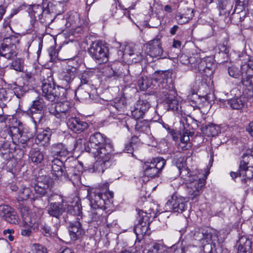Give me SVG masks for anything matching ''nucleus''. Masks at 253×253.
<instances>
[{
    "mask_svg": "<svg viewBox=\"0 0 253 253\" xmlns=\"http://www.w3.org/2000/svg\"><path fill=\"white\" fill-rule=\"evenodd\" d=\"M153 79L159 83L158 95L165 101V107L168 110L178 111L179 103L175 96L172 73L168 71L155 72Z\"/></svg>",
    "mask_w": 253,
    "mask_h": 253,
    "instance_id": "f257e3e1",
    "label": "nucleus"
},
{
    "mask_svg": "<svg viewBox=\"0 0 253 253\" xmlns=\"http://www.w3.org/2000/svg\"><path fill=\"white\" fill-rule=\"evenodd\" d=\"M113 151L112 144L103 134L97 132L90 136L87 152L93 157L109 160Z\"/></svg>",
    "mask_w": 253,
    "mask_h": 253,
    "instance_id": "f03ea898",
    "label": "nucleus"
},
{
    "mask_svg": "<svg viewBox=\"0 0 253 253\" xmlns=\"http://www.w3.org/2000/svg\"><path fill=\"white\" fill-rule=\"evenodd\" d=\"M93 195L91 196L90 200L91 210L86 216V222L92 224L94 227L100 225L102 221L103 210L107 209L106 205L110 203L108 198L105 194L94 191Z\"/></svg>",
    "mask_w": 253,
    "mask_h": 253,
    "instance_id": "7ed1b4c3",
    "label": "nucleus"
},
{
    "mask_svg": "<svg viewBox=\"0 0 253 253\" xmlns=\"http://www.w3.org/2000/svg\"><path fill=\"white\" fill-rule=\"evenodd\" d=\"M208 175H204L202 178H198L197 175H181L182 182L185 184L188 189L189 199L193 201L200 195L205 185Z\"/></svg>",
    "mask_w": 253,
    "mask_h": 253,
    "instance_id": "20e7f679",
    "label": "nucleus"
},
{
    "mask_svg": "<svg viewBox=\"0 0 253 253\" xmlns=\"http://www.w3.org/2000/svg\"><path fill=\"white\" fill-rule=\"evenodd\" d=\"M88 53L98 64L105 63L109 60V47L103 41L98 40L92 42L88 49Z\"/></svg>",
    "mask_w": 253,
    "mask_h": 253,
    "instance_id": "39448f33",
    "label": "nucleus"
},
{
    "mask_svg": "<svg viewBox=\"0 0 253 253\" xmlns=\"http://www.w3.org/2000/svg\"><path fill=\"white\" fill-rule=\"evenodd\" d=\"M59 197L61 199V202H52L49 205L47 211L50 216L54 217L61 221V216L65 212H68L71 214L79 213L80 212L79 205H71L64 202L60 196H59Z\"/></svg>",
    "mask_w": 253,
    "mask_h": 253,
    "instance_id": "423d86ee",
    "label": "nucleus"
},
{
    "mask_svg": "<svg viewBox=\"0 0 253 253\" xmlns=\"http://www.w3.org/2000/svg\"><path fill=\"white\" fill-rule=\"evenodd\" d=\"M42 90V95L51 102L57 100L59 98H67V93H65L64 88L60 86L56 87L54 83L48 79L43 81Z\"/></svg>",
    "mask_w": 253,
    "mask_h": 253,
    "instance_id": "0eeeda50",
    "label": "nucleus"
},
{
    "mask_svg": "<svg viewBox=\"0 0 253 253\" xmlns=\"http://www.w3.org/2000/svg\"><path fill=\"white\" fill-rule=\"evenodd\" d=\"M20 39L15 35L4 38L0 44V55L10 60L17 55V45Z\"/></svg>",
    "mask_w": 253,
    "mask_h": 253,
    "instance_id": "6e6552de",
    "label": "nucleus"
},
{
    "mask_svg": "<svg viewBox=\"0 0 253 253\" xmlns=\"http://www.w3.org/2000/svg\"><path fill=\"white\" fill-rule=\"evenodd\" d=\"M78 66L77 63L75 65H69L61 73V87L64 88L65 90V93H68V92L70 91L71 89L76 87L74 80Z\"/></svg>",
    "mask_w": 253,
    "mask_h": 253,
    "instance_id": "1a4fd4ad",
    "label": "nucleus"
},
{
    "mask_svg": "<svg viewBox=\"0 0 253 253\" xmlns=\"http://www.w3.org/2000/svg\"><path fill=\"white\" fill-rule=\"evenodd\" d=\"M147 253H186L185 248L177 243L167 247L162 243L151 242L148 245Z\"/></svg>",
    "mask_w": 253,
    "mask_h": 253,
    "instance_id": "9d476101",
    "label": "nucleus"
},
{
    "mask_svg": "<svg viewBox=\"0 0 253 253\" xmlns=\"http://www.w3.org/2000/svg\"><path fill=\"white\" fill-rule=\"evenodd\" d=\"M42 4L44 11V20L42 21V23L46 26L52 22L53 17L56 14L61 13L59 9L60 4L52 0H43Z\"/></svg>",
    "mask_w": 253,
    "mask_h": 253,
    "instance_id": "9b49d317",
    "label": "nucleus"
},
{
    "mask_svg": "<svg viewBox=\"0 0 253 253\" xmlns=\"http://www.w3.org/2000/svg\"><path fill=\"white\" fill-rule=\"evenodd\" d=\"M58 224H53L50 220H40L34 227V230L39 232L41 235L46 238H52L57 235Z\"/></svg>",
    "mask_w": 253,
    "mask_h": 253,
    "instance_id": "f8f14e48",
    "label": "nucleus"
},
{
    "mask_svg": "<svg viewBox=\"0 0 253 253\" xmlns=\"http://www.w3.org/2000/svg\"><path fill=\"white\" fill-rule=\"evenodd\" d=\"M166 164V161L162 157L153 158L150 162H146L142 165L143 172L146 174H159Z\"/></svg>",
    "mask_w": 253,
    "mask_h": 253,
    "instance_id": "ddd939ff",
    "label": "nucleus"
},
{
    "mask_svg": "<svg viewBox=\"0 0 253 253\" xmlns=\"http://www.w3.org/2000/svg\"><path fill=\"white\" fill-rule=\"evenodd\" d=\"M150 107V103L146 100H138L134 107L133 110H131V115L134 119V120L139 119L143 117L145 113L148 110ZM133 119H128L126 121V126L128 130L133 127V126H129V123L133 122Z\"/></svg>",
    "mask_w": 253,
    "mask_h": 253,
    "instance_id": "4468645a",
    "label": "nucleus"
},
{
    "mask_svg": "<svg viewBox=\"0 0 253 253\" xmlns=\"http://www.w3.org/2000/svg\"><path fill=\"white\" fill-rule=\"evenodd\" d=\"M0 216L2 219L10 224H17L19 221L16 211L8 205L0 206Z\"/></svg>",
    "mask_w": 253,
    "mask_h": 253,
    "instance_id": "2eb2a0df",
    "label": "nucleus"
},
{
    "mask_svg": "<svg viewBox=\"0 0 253 253\" xmlns=\"http://www.w3.org/2000/svg\"><path fill=\"white\" fill-rule=\"evenodd\" d=\"M49 112L57 118L64 119L70 115V107L67 102L52 104L49 108Z\"/></svg>",
    "mask_w": 253,
    "mask_h": 253,
    "instance_id": "dca6fc26",
    "label": "nucleus"
},
{
    "mask_svg": "<svg viewBox=\"0 0 253 253\" xmlns=\"http://www.w3.org/2000/svg\"><path fill=\"white\" fill-rule=\"evenodd\" d=\"M99 160V159H98ZM102 162L97 161L92 166L89 167H85L82 162H79L76 168L79 172L81 173H103L106 169L105 167L106 162L108 160L104 161L103 159H100Z\"/></svg>",
    "mask_w": 253,
    "mask_h": 253,
    "instance_id": "f3484780",
    "label": "nucleus"
},
{
    "mask_svg": "<svg viewBox=\"0 0 253 253\" xmlns=\"http://www.w3.org/2000/svg\"><path fill=\"white\" fill-rule=\"evenodd\" d=\"M159 36L149 42L147 44L146 52L152 57H161L163 50L161 46V40Z\"/></svg>",
    "mask_w": 253,
    "mask_h": 253,
    "instance_id": "a211bd4d",
    "label": "nucleus"
},
{
    "mask_svg": "<svg viewBox=\"0 0 253 253\" xmlns=\"http://www.w3.org/2000/svg\"><path fill=\"white\" fill-rule=\"evenodd\" d=\"M68 229L70 239L74 242L81 240L85 234L82 224L79 221L70 222Z\"/></svg>",
    "mask_w": 253,
    "mask_h": 253,
    "instance_id": "6ab92c4d",
    "label": "nucleus"
},
{
    "mask_svg": "<svg viewBox=\"0 0 253 253\" xmlns=\"http://www.w3.org/2000/svg\"><path fill=\"white\" fill-rule=\"evenodd\" d=\"M187 202L184 198L173 195L167 203L173 212L182 213L186 208Z\"/></svg>",
    "mask_w": 253,
    "mask_h": 253,
    "instance_id": "aec40b11",
    "label": "nucleus"
},
{
    "mask_svg": "<svg viewBox=\"0 0 253 253\" xmlns=\"http://www.w3.org/2000/svg\"><path fill=\"white\" fill-rule=\"evenodd\" d=\"M67 125L71 131L76 133L83 132L88 127L86 122L76 117L70 118L67 122Z\"/></svg>",
    "mask_w": 253,
    "mask_h": 253,
    "instance_id": "412c9836",
    "label": "nucleus"
},
{
    "mask_svg": "<svg viewBox=\"0 0 253 253\" xmlns=\"http://www.w3.org/2000/svg\"><path fill=\"white\" fill-rule=\"evenodd\" d=\"M138 216L137 219L138 223L142 224L150 225L153 220L157 216V212H156L154 208L150 207L148 210H139L136 209Z\"/></svg>",
    "mask_w": 253,
    "mask_h": 253,
    "instance_id": "4be33fe9",
    "label": "nucleus"
},
{
    "mask_svg": "<svg viewBox=\"0 0 253 253\" xmlns=\"http://www.w3.org/2000/svg\"><path fill=\"white\" fill-rule=\"evenodd\" d=\"M252 240L247 236L239 233L237 253H252Z\"/></svg>",
    "mask_w": 253,
    "mask_h": 253,
    "instance_id": "5701e85b",
    "label": "nucleus"
},
{
    "mask_svg": "<svg viewBox=\"0 0 253 253\" xmlns=\"http://www.w3.org/2000/svg\"><path fill=\"white\" fill-rule=\"evenodd\" d=\"M123 66L119 62H115L106 66L104 73L108 78H117L123 76Z\"/></svg>",
    "mask_w": 253,
    "mask_h": 253,
    "instance_id": "b1692460",
    "label": "nucleus"
},
{
    "mask_svg": "<svg viewBox=\"0 0 253 253\" xmlns=\"http://www.w3.org/2000/svg\"><path fill=\"white\" fill-rule=\"evenodd\" d=\"M133 124L137 131L144 133V136L149 137L151 140L154 139V137L151 134L149 122L146 120L137 121L133 120Z\"/></svg>",
    "mask_w": 253,
    "mask_h": 253,
    "instance_id": "393cba45",
    "label": "nucleus"
},
{
    "mask_svg": "<svg viewBox=\"0 0 253 253\" xmlns=\"http://www.w3.org/2000/svg\"><path fill=\"white\" fill-rule=\"evenodd\" d=\"M149 226L146 224H142V223H138L134 227V232L136 234V241L140 242L144 237L145 236H149L151 233Z\"/></svg>",
    "mask_w": 253,
    "mask_h": 253,
    "instance_id": "a878e982",
    "label": "nucleus"
},
{
    "mask_svg": "<svg viewBox=\"0 0 253 253\" xmlns=\"http://www.w3.org/2000/svg\"><path fill=\"white\" fill-rule=\"evenodd\" d=\"M77 88V87H76ZM91 88L88 87H82L78 86L77 88L71 89L72 93L75 94L77 99L81 101H84L90 98V92Z\"/></svg>",
    "mask_w": 253,
    "mask_h": 253,
    "instance_id": "bb28decb",
    "label": "nucleus"
},
{
    "mask_svg": "<svg viewBox=\"0 0 253 253\" xmlns=\"http://www.w3.org/2000/svg\"><path fill=\"white\" fill-rule=\"evenodd\" d=\"M203 234L202 236L203 238L202 244L204 243L205 241L208 243L212 244L214 242L219 241L218 238L217 233L216 232V231L213 230L212 229H210L209 228H202V230H201Z\"/></svg>",
    "mask_w": 253,
    "mask_h": 253,
    "instance_id": "cd10ccee",
    "label": "nucleus"
},
{
    "mask_svg": "<svg viewBox=\"0 0 253 253\" xmlns=\"http://www.w3.org/2000/svg\"><path fill=\"white\" fill-rule=\"evenodd\" d=\"M204 253H224L227 250L224 249L219 241L214 242L212 244L208 243L203 246Z\"/></svg>",
    "mask_w": 253,
    "mask_h": 253,
    "instance_id": "c85d7f7f",
    "label": "nucleus"
},
{
    "mask_svg": "<svg viewBox=\"0 0 253 253\" xmlns=\"http://www.w3.org/2000/svg\"><path fill=\"white\" fill-rule=\"evenodd\" d=\"M194 12L193 9L187 7L182 13H178L175 16L178 23L182 25L188 22L194 17Z\"/></svg>",
    "mask_w": 253,
    "mask_h": 253,
    "instance_id": "c756f323",
    "label": "nucleus"
},
{
    "mask_svg": "<svg viewBox=\"0 0 253 253\" xmlns=\"http://www.w3.org/2000/svg\"><path fill=\"white\" fill-rule=\"evenodd\" d=\"M241 82L242 84L249 87L253 92V68L247 66L246 73L242 75Z\"/></svg>",
    "mask_w": 253,
    "mask_h": 253,
    "instance_id": "7c9ffc66",
    "label": "nucleus"
},
{
    "mask_svg": "<svg viewBox=\"0 0 253 253\" xmlns=\"http://www.w3.org/2000/svg\"><path fill=\"white\" fill-rule=\"evenodd\" d=\"M52 131L49 128H46L45 129L39 131L36 137V142L42 143V145L46 146L48 144L50 140Z\"/></svg>",
    "mask_w": 253,
    "mask_h": 253,
    "instance_id": "2f4dec72",
    "label": "nucleus"
},
{
    "mask_svg": "<svg viewBox=\"0 0 253 253\" xmlns=\"http://www.w3.org/2000/svg\"><path fill=\"white\" fill-rule=\"evenodd\" d=\"M50 151L55 158L65 156L68 153L67 148L61 143L53 144L51 146Z\"/></svg>",
    "mask_w": 253,
    "mask_h": 253,
    "instance_id": "473e14b6",
    "label": "nucleus"
},
{
    "mask_svg": "<svg viewBox=\"0 0 253 253\" xmlns=\"http://www.w3.org/2000/svg\"><path fill=\"white\" fill-rule=\"evenodd\" d=\"M201 130L208 136H214L220 132V127L214 124H202Z\"/></svg>",
    "mask_w": 253,
    "mask_h": 253,
    "instance_id": "72a5a7b5",
    "label": "nucleus"
},
{
    "mask_svg": "<svg viewBox=\"0 0 253 253\" xmlns=\"http://www.w3.org/2000/svg\"><path fill=\"white\" fill-rule=\"evenodd\" d=\"M253 159L252 157L248 155H243V160L240 161L239 168V174L242 173H249L253 174V166H248L249 164V161L251 159Z\"/></svg>",
    "mask_w": 253,
    "mask_h": 253,
    "instance_id": "f704fd0d",
    "label": "nucleus"
},
{
    "mask_svg": "<svg viewBox=\"0 0 253 253\" xmlns=\"http://www.w3.org/2000/svg\"><path fill=\"white\" fill-rule=\"evenodd\" d=\"M180 124L182 125L184 131H191L198 127V121L192 118L182 117L180 120Z\"/></svg>",
    "mask_w": 253,
    "mask_h": 253,
    "instance_id": "c9c22d12",
    "label": "nucleus"
},
{
    "mask_svg": "<svg viewBox=\"0 0 253 253\" xmlns=\"http://www.w3.org/2000/svg\"><path fill=\"white\" fill-rule=\"evenodd\" d=\"M34 134L32 132L29 131L27 128H23L21 132L20 137L17 140V143L21 144L22 147L25 148L28 145V143L30 139L33 138Z\"/></svg>",
    "mask_w": 253,
    "mask_h": 253,
    "instance_id": "e433bc0d",
    "label": "nucleus"
},
{
    "mask_svg": "<svg viewBox=\"0 0 253 253\" xmlns=\"http://www.w3.org/2000/svg\"><path fill=\"white\" fill-rule=\"evenodd\" d=\"M44 11L42 7V4L34 5L32 8V12H31V17L32 18L35 19V20L38 18V20L42 23V21L44 20Z\"/></svg>",
    "mask_w": 253,
    "mask_h": 253,
    "instance_id": "4c0bfd02",
    "label": "nucleus"
},
{
    "mask_svg": "<svg viewBox=\"0 0 253 253\" xmlns=\"http://www.w3.org/2000/svg\"><path fill=\"white\" fill-rule=\"evenodd\" d=\"M36 183L41 186L50 188L52 187L54 181L49 175H39L36 179Z\"/></svg>",
    "mask_w": 253,
    "mask_h": 253,
    "instance_id": "58836bf2",
    "label": "nucleus"
},
{
    "mask_svg": "<svg viewBox=\"0 0 253 253\" xmlns=\"http://www.w3.org/2000/svg\"><path fill=\"white\" fill-rule=\"evenodd\" d=\"M213 66L212 59L209 57L202 59L198 63L199 70L204 72H206L207 70H212Z\"/></svg>",
    "mask_w": 253,
    "mask_h": 253,
    "instance_id": "ea45409f",
    "label": "nucleus"
},
{
    "mask_svg": "<svg viewBox=\"0 0 253 253\" xmlns=\"http://www.w3.org/2000/svg\"><path fill=\"white\" fill-rule=\"evenodd\" d=\"M79 78L81 83L79 86L92 88L93 84L91 80V76L88 72H84L81 73L79 75Z\"/></svg>",
    "mask_w": 253,
    "mask_h": 253,
    "instance_id": "a19ab883",
    "label": "nucleus"
},
{
    "mask_svg": "<svg viewBox=\"0 0 253 253\" xmlns=\"http://www.w3.org/2000/svg\"><path fill=\"white\" fill-rule=\"evenodd\" d=\"M40 215L36 212H31L28 216L24 217V222L28 224L30 227H33L36 225L37 223H39L40 219Z\"/></svg>",
    "mask_w": 253,
    "mask_h": 253,
    "instance_id": "79ce46f5",
    "label": "nucleus"
},
{
    "mask_svg": "<svg viewBox=\"0 0 253 253\" xmlns=\"http://www.w3.org/2000/svg\"><path fill=\"white\" fill-rule=\"evenodd\" d=\"M45 105L42 98L38 97L36 100L33 101L29 111L31 113H35V112H42V110Z\"/></svg>",
    "mask_w": 253,
    "mask_h": 253,
    "instance_id": "37998d69",
    "label": "nucleus"
},
{
    "mask_svg": "<svg viewBox=\"0 0 253 253\" xmlns=\"http://www.w3.org/2000/svg\"><path fill=\"white\" fill-rule=\"evenodd\" d=\"M7 133L11 137L12 141L15 143H17V140L20 137L21 132L22 131V129L19 127L12 126L9 127V129L7 130Z\"/></svg>",
    "mask_w": 253,
    "mask_h": 253,
    "instance_id": "c03bdc74",
    "label": "nucleus"
},
{
    "mask_svg": "<svg viewBox=\"0 0 253 253\" xmlns=\"http://www.w3.org/2000/svg\"><path fill=\"white\" fill-rule=\"evenodd\" d=\"M48 188L41 186L38 184L35 183L34 185V189L35 193L33 194V200L35 201L45 195L47 191L46 190Z\"/></svg>",
    "mask_w": 253,
    "mask_h": 253,
    "instance_id": "a18cd8bd",
    "label": "nucleus"
},
{
    "mask_svg": "<svg viewBox=\"0 0 253 253\" xmlns=\"http://www.w3.org/2000/svg\"><path fill=\"white\" fill-rule=\"evenodd\" d=\"M138 86L143 91L147 90L152 84V80L147 77H141L137 81Z\"/></svg>",
    "mask_w": 253,
    "mask_h": 253,
    "instance_id": "49530a36",
    "label": "nucleus"
},
{
    "mask_svg": "<svg viewBox=\"0 0 253 253\" xmlns=\"http://www.w3.org/2000/svg\"><path fill=\"white\" fill-rule=\"evenodd\" d=\"M30 158L32 162L40 164L43 159V155L39 150H33L30 152Z\"/></svg>",
    "mask_w": 253,
    "mask_h": 253,
    "instance_id": "de8ad7c7",
    "label": "nucleus"
},
{
    "mask_svg": "<svg viewBox=\"0 0 253 253\" xmlns=\"http://www.w3.org/2000/svg\"><path fill=\"white\" fill-rule=\"evenodd\" d=\"M235 181L240 180L242 183L250 185L253 181V175L252 177H247V175H230Z\"/></svg>",
    "mask_w": 253,
    "mask_h": 253,
    "instance_id": "09e8293b",
    "label": "nucleus"
},
{
    "mask_svg": "<svg viewBox=\"0 0 253 253\" xmlns=\"http://www.w3.org/2000/svg\"><path fill=\"white\" fill-rule=\"evenodd\" d=\"M228 104L233 109H240L245 105V102L241 98H234L228 100Z\"/></svg>",
    "mask_w": 253,
    "mask_h": 253,
    "instance_id": "8fccbe9b",
    "label": "nucleus"
},
{
    "mask_svg": "<svg viewBox=\"0 0 253 253\" xmlns=\"http://www.w3.org/2000/svg\"><path fill=\"white\" fill-rule=\"evenodd\" d=\"M10 67L11 69L16 71L21 72L24 68V60L22 58H16L12 62Z\"/></svg>",
    "mask_w": 253,
    "mask_h": 253,
    "instance_id": "3c124183",
    "label": "nucleus"
},
{
    "mask_svg": "<svg viewBox=\"0 0 253 253\" xmlns=\"http://www.w3.org/2000/svg\"><path fill=\"white\" fill-rule=\"evenodd\" d=\"M52 174H56V172H60L61 173L64 172L65 168L63 167L62 162L58 159L52 161Z\"/></svg>",
    "mask_w": 253,
    "mask_h": 253,
    "instance_id": "603ef678",
    "label": "nucleus"
},
{
    "mask_svg": "<svg viewBox=\"0 0 253 253\" xmlns=\"http://www.w3.org/2000/svg\"><path fill=\"white\" fill-rule=\"evenodd\" d=\"M249 1V0H236L233 12L236 11L238 14L242 12L245 9V7L248 5Z\"/></svg>",
    "mask_w": 253,
    "mask_h": 253,
    "instance_id": "864d4df0",
    "label": "nucleus"
},
{
    "mask_svg": "<svg viewBox=\"0 0 253 253\" xmlns=\"http://www.w3.org/2000/svg\"><path fill=\"white\" fill-rule=\"evenodd\" d=\"M142 58L143 55L140 53L136 51L125 59H126L129 63H137L140 62Z\"/></svg>",
    "mask_w": 253,
    "mask_h": 253,
    "instance_id": "5fc2aeb1",
    "label": "nucleus"
},
{
    "mask_svg": "<svg viewBox=\"0 0 253 253\" xmlns=\"http://www.w3.org/2000/svg\"><path fill=\"white\" fill-rule=\"evenodd\" d=\"M28 114L31 115V119L35 124V128H37V123H41L43 118V112H35V113H31L29 110L28 111Z\"/></svg>",
    "mask_w": 253,
    "mask_h": 253,
    "instance_id": "6e6d98bb",
    "label": "nucleus"
},
{
    "mask_svg": "<svg viewBox=\"0 0 253 253\" xmlns=\"http://www.w3.org/2000/svg\"><path fill=\"white\" fill-rule=\"evenodd\" d=\"M0 155L4 160L7 161L13 157V155L11 152V149L9 148L5 149L4 146L0 148Z\"/></svg>",
    "mask_w": 253,
    "mask_h": 253,
    "instance_id": "4d7b16f0",
    "label": "nucleus"
},
{
    "mask_svg": "<svg viewBox=\"0 0 253 253\" xmlns=\"http://www.w3.org/2000/svg\"><path fill=\"white\" fill-rule=\"evenodd\" d=\"M27 90V89L26 87L18 85L17 84H16L15 86L13 88L14 94L18 98H20L21 97L23 96Z\"/></svg>",
    "mask_w": 253,
    "mask_h": 253,
    "instance_id": "13d9d810",
    "label": "nucleus"
},
{
    "mask_svg": "<svg viewBox=\"0 0 253 253\" xmlns=\"http://www.w3.org/2000/svg\"><path fill=\"white\" fill-rule=\"evenodd\" d=\"M228 72L229 76L234 78H239L241 75L240 70L238 68L235 66L229 67Z\"/></svg>",
    "mask_w": 253,
    "mask_h": 253,
    "instance_id": "bf43d9fd",
    "label": "nucleus"
},
{
    "mask_svg": "<svg viewBox=\"0 0 253 253\" xmlns=\"http://www.w3.org/2000/svg\"><path fill=\"white\" fill-rule=\"evenodd\" d=\"M135 51V49L134 47V46L132 44H128L126 45L125 47L123 56L124 58L126 59L127 57H128L129 55H131L132 54L134 53Z\"/></svg>",
    "mask_w": 253,
    "mask_h": 253,
    "instance_id": "052dcab7",
    "label": "nucleus"
},
{
    "mask_svg": "<svg viewBox=\"0 0 253 253\" xmlns=\"http://www.w3.org/2000/svg\"><path fill=\"white\" fill-rule=\"evenodd\" d=\"M33 194L31 189L27 187L24 188L21 193V198L23 200H26L28 199L33 200Z\"/></svg>",
    "mask_w": 253,
    "mask_h": 253,
    "instance_id": "680f3d73",
    "label": "nucleus"
},
{
    "mask_svg": "<svg viewBox=\"0 0 253 253\" xmlns=\"http://www.w3.org/2000/svg\"><path fill=\"white\" fill-rule=\"evenodd\" d=\"M218 1V7L222 10L230 8L232 5L231 3L229 0H217Z\"/></svg>",
    "mask_w": 253,
    "mask_h": 253,
    "instance_id": "e2e57ef3",
    "label": "nucleus"
},
{
    "mask_svg": "<svg viewBox=\"0 0 253 253\" xmlns=\"http://www.w3.org/2000/svg\"><path fill=\"white\" fill-rule=\"evenodd\" d=\"M194 132L191 131H184L183 134L180 133V140L181 143L185 144L189 141V136Z\"/></svg>",
    "mask_w": 253,
    "mask_h": 253,
    "instance_id": "0e129e2a",
    "label": "nucleus"
},
{
    "mask_svg": "<svg viewBox=\"0 0 253 253\" xmlns=\"http://www.w3.org/2000/svg\"><path fill=\"white\" fill-rule=\"evenodd\" d=\"M188 61H189V64H190L192 67L198 68V63L200 62V59L198 55H197V57L194 56L189 57Z\"/></svg>",
    "mask_w": 253,
    "mask_h": 253,
    "instance_id": "69168bd1",
    "label": "nucleus"
},
{
    "mask_svg": "<svg viewBox=\"0 0 253 253\" xmlns=\"http://www.w3.org/2000/svg\"><path fill=\"white\" fill-rule=\"evenodd\" d=\"M20 209L23 220H24V217L28 216L31 212L30 209L29 207L25 205H22Z\"/></svg>",
    "mask_w": 253,
    "mask_h": 253,
    "instance_id": "338daca9",
    "label": "nucleus"
},
{
    "mask_svg": "<svg viewBox=\"0 0 253 253\" xmlns=\"http://www.w3.org/2000/svg\"><path fill=\"white\" fill-rule=\"evenodd\" d=\"M36 253H48L47 249L42 245L34 244Z\"/></svg>",
    "mask_w": 253,
    "mask_h": 253,
    "instance_id": "774afa93",
    "label": "nucleus"
}]
</instances>
